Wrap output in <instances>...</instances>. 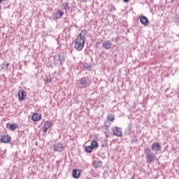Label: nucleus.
Here are the masks:
<instances>
[{
	"label": "nucleus",
	"mask_w": 179,
	"mask_h": 179,
	"mask_svg": "<svg viewBox=\"0 0 179 179\" xmlns=\"http://www.w3.org/2000/svg\"><path fill=\"white\" fill-rule=\"evenodd\" d=\"M87 34V31L83 29L80 34L77 36L74 42V48L77 51H82L85 47V37Z\"/></svg>",
	"instance_id": "f257e3e1"
},
{
	"label": "nucleus",
	"mask_w": 179,
	"mask_h": 179,
	"mask_svg": "<svg viewBox=\"0 0 179 179\" xmlns=\"http://www.w3.org/2000/svg\"><path fill=\"white\" fill-rule=\"evenodd\" d=\"M99 148V143L97 141L92 140L90 143V145H87L85 147V151L87 153H92L94 149H97Z\"/></svg>",
	"instance_id": "f03ea898"
},
{
	"label": "nucleus",
	"mask_w": 179,
	"mask_h": 179,
	"mask_svg": "<svg viewBox=\"0 0 179 179\" xmlns=\"http://www.w3.org/2000/svg\"><path fill=\"white\" fill-rule=\"evenodd\" d=\"M80 85L83 89H86V87H89L90 86V83H92V80L89 78V77H83L79 80Z\"/></svg>",
	"instance_id": "7ed1b4c3"
},
{
	"label": "nucleus",
	"mask_w": 179,
	"mask_h": 179,
	"mask_svg": "<svg viewBox=\"0 0 179 179\" xmlns=\"http://www.w3.org/2000/svg\"><path fill=\"white\" fill-rule=\"evenodd\" d=\"M17 96L19 101H23L27 96V93L26 91L20 90L17 93Z\"/></svg>",
	"instance_id": "20e7f679"
},
{
	"label": "nucleus",
	"mask_w": 179,
	"mask_h": 179,
	"mask_svg": "<svg viewBox=\"0 0 179 179\" xmlns=\"http://www.w3.org/2000/svg\"><path fill=\"white\" fill-rule=\"evenodd\" d=\"M54 152H62L64 150V145L62 143H56L53 145Z\"/></svg>",
	"instance_id": "39448f33"
},
{
	"label": "nucleus",
	"mask_w": 179,
	"mask_h": 179,
	"mask_svg": "<svg viewBox=\"0 0 179 179\" xmlns=\"http://www.w3.org/2000/svg\"><path fill=\"white\" fill-rule=\"evenodd\" d=\"M10 136L9 135L1 136L0 138V142L1 143H9L10 142Z\"/></svg>",
	"instance_id": "423d86ee"
},
{
	"label": "nucleus",
	"mask_w": 179,
	"mask_h": 179,
	"mask_svg": "<svg viewBox=\"0 0 179 179\" xmlns=\"http://www.w3.org/2000/svg\"><path fill=\"white\" fill-rule=\"evenodd\" d=\"M112 131L113 132V135L115 136H122V131H121V129L118 127H113Z\"/></svg>",
	"instance_id": "0eeeda50"
},
{
	"label": "nucleus",
	"mask_w": 179,
	"mask_h": 179,
	"mask_svg": "<svg viewBox=\"0 0 179 179\" xmlns=\"http://www.w3.org/2000/svg\"><path fill=\"white\" fill-rule=\"evenodd\" d=\"M102 47L105 48V50H110V48L113 47V43L110 41H106L102 43Z\"/></svg>",
	"instance_id": "6e6552de"
},
{
	"label": "nucleus",
	"mask_w": 179,
	"mask_h": 179,
	"mask_svg": "<svg viewBox=\"0 0 179 179\" xmlns=\"http://www.w3.org/2000/svg\"><path fill=\"white\" fill-rule=\"evenodd\" d=\"M41 118H43V117L41 116V114H38V113H34L31 117V120H34L35 122H38V121H41Z\"/></svg>",
	"instance_id": "1a4fd4ad"
},
{
	"label": "nucleus",
	"mask_w": 179,
	"mask_h": 179,
	"mask_svg": "<svg viewBox=\"0 0 179 179\" xmlns=\"http://www.w3.org/2000/svg\"><path fill=\"white\" fill-rule=\"evenodd\" d=\"M80 173H82L81 170L73 169L72 176L73 177V178H79V177H80Z\"/></svg>",
	"instance_id": "9d476101"
},
{
	"label": "nucleus",
	"mask_w": 179,
	"mask_h": 179,
	"mask_svg": "<svg viewBox=\"0 0 179 179\" xmlns=\"http://www.w3.org/2000/svg\"><path fill=\"white\" fill-rule=\"evenodd\" d=\"M50 128H51V122L49 121L45 122V124L43 127V132L45 134L47 132V131H48V129H50Z\"/></svg>",
	"instance_id": "9b49d317"
},
{
	"label": "nucleus",
	"mask_w": 179,
	"mask_h": 179,
	"mask_svg": "<svg viewBox=\"0 0 179 179\" xmlns=\"http://www.w3.org/2000/svg\"><path fill=\"white\" fill-rule=\"evenodd\" d=\"M140 22L142 24H144V26H146V24H148V23H149V20H148V18L145 16H142L140 18Z\"/></svg>",
	"instance_id": "f8f14e48"
},
{
	"label": "nucleus",
	"mask_w": 179,
	"mask_h": 179,
	"mask_svg": "<svg viewBox=\"0 0 179 179\" xmlns=\"http://www.w3.org/2000/svg\"><path fill=\"white\" fill-rule=\"evenodd\" d=\"M64 16V11L62 10H59L57 13H56L55 20L59 19L60 17H62Z\"/></svg>",
	"instance_id": "ddd939ff"
},
{
	"label": "nucleus",
	"mask_w": 179,
	"mask_h": 179,
	"mask_svg": "<svg viewBox=\"0 0 179 179\" xmlns=\"http://www.w3.org/2000/svg\"><path fill=\"white\" fill-rule=\"evenodd\" d=\"M147 162L148 163H152V162H155V155L150 154L147 156Z\"/></svg>",
	"instance_id": "4468645a"
},
{
	"label": "nucleus",
	"mask_w": 179,
	"mask_h": 179,
	"mask_svg": "<svg viewBox=\"0 0 179 179\" xmlns=\"http://www.w3.org/2000/svg\"><path fill=\"white\" fill-rule=\"evenodd\" d=\"M92 164L95 169H99L103 164V162L101 161H94Z\"/></svg>",
	"instance_id": "2eb2a0df"
},
{
	"label": "nucleus",
	"mask_w": 179,
	"mask_h": 179,
	"mask_svg": "<svg viewBox=\"0 0 179 179\" xmlns=\"http://www.w3.org/2000/svg\"><path fill=\"white\" fill-rule=\"evenodd\" d=\"M17 127V124L13 123L9 125V129H10V131H15V129H16Z\"/></svg>",
	"instance_id": "dca6fc26"
},
{
	"label": "nucleus",
	"mask_w": 179,
	"mask_h": 179,
	"mask_svg": "<svg viewBox=\"0 0 179 179\" xmlns=\"http://www.w3.org/2000/svg\"><path fill=\"white\" fill-rule=\"evenodd\" d=\"M108 121H114L115 120V116L113 114H109L107 117Z\"/></svg>",
	"instance_id": "f3484780"
},
{
	"label": "nucleus",
	"mask_w": 179,
	"mask_h": 179,
	"mask_svg": "<svg viewBox=\"0 0 179 179\" xmlns=\"http://www.w3.org/2000/svg\"><path fill=\"white\" fill-rule=\"evenodd\" d=\"M8 68H9V64H5V63H3V64H1V69H6V70H7Z\"/></svg>",
	"instance_id": "a211bd4d"
},
{
	"label": "nucleus",
	"mask_w": 179,
	"mask_h": 179,
	"mask_svg": "<svg viewBox=\"0 0 179 179\" xmlns=\"http://www.w3.org/2000/svg\"><path fill=\"white\" fill-rule=\"evenodd\" d=\"M152 149L153 150H157V143H155L152 144Z\"/></svg>",
	"instance_id": "6ab92c4d"
},
{
	"label": "nucleus",
	"mask_w": 179,
	"mask_h": 179,
	"mask_svg": "<svg viewBox=\"0 0 179 179\" xmlns=\"http://www.w3.org/2000/svg\"><path fill=\"white\" fill-rule=\"evenodd\" d=\"M52 79L51 78H47L46 80H45V83H51L52 82Z\"/></svg>",
	"instance_id": "aec40b11"
},
{
	"label": "nucleus",
	"mask_w": 179,
	"mask_h": 179,
	"mask_svg": "<svg viewBox=\"0 0 179 179\" xmlns=\"http://www.w3.org/2000/svg\"><path fill=\"white\" fill-rule=\"evenodd\" d=\"M167 90H169V88H166V89L165 90V93H167Z\"/></svg>",
	"instance_id": "412c9836"
},
{
	"label": "nucleus",
	"mask_w": 179,
	"mask_h": 179,
	"mask_svg": "<svg viewBox=\"0 0 179 179\" xmlns=\"http://www.w3.org/2000/svg\"><path fill=\"white\" fill-rule=\"evenodd\" d=\"M160 145L157 144V149H159Z\"/></svg>",
	"instance_id": "4be33fe9"
},
{
	"label": "nucleus",
	"mask_w": 179,
	"mask_h": 179,
	"mask_svg": "<svg viewBox=\"0 0 179 179\" xmlns=\"http://www.w3.org/2000/svg\"><path fill=\"white\" fill-rule=\"evenodd\" d=\"M124 1V2H128L129 0H123Z\"/></svg>",
	"instance_id": "5701e85b"
},
{
	"label": "nucleus",
	"mask_w": 179,
	"mask_h": 179,
	"mask_svg": "<svg viewBox=\"0 0 179 179\" xmlns=\"http://www.w3.org/2000/svg\"><path fill=\"white\" fill-rule=\"evenodd\" d=\"M1 9H2V7L0 6V10H1Z\"/></svg>",
	"instance_id": "b1692460"
},
{
	"label": "nucleus",
	"mask_w": 179,
	"mask_h": 179,
	"mask_svg": "<svg viewBox=\"0 0 179 179\" xmlns=\"http://www.w3.org/2000/svg\"><path fill=\"white\" fill-rule=\"evenodd\" d=\"M6 127H7V128H8V127H9V124H7V126H6Z\"/></svg>",
	"instance_id": "393cba45"
},
{
	"label": "nucleus",
	"mask_w": 179,
	"mask_h": 179,
	"mask_svg": "<svg viewBox=\"0 0 179 179\" xmlns=\"http://www.w3.org/2000/svg\"><path fill=\"white\" fill-rule=\"evenodd\" d=\"M84 1H85V2L87 1V0H84Z\"/></svg>",
	"instance_id": "a878e982"
},
{
	"label": "nucleus",
	"mask_w": 179,
	"mask_h": 179,
	"mask_svg": "<svg viewBox=\"0 0 179 179\" xmlns=\"http://www.w3.org/2000/svg\"><path fill=\"white\" fill-rule=\"evenodd\" d=\"M1 2H2V0H0V3H1Z\"/></svg>",
	"instance_id": "bb28decb"
},
{
	"label": "nucleus",
	"mask_w": 179,
	"mask_h": 179,
	"mask_svg": "<svg viewBox=\"0 0 179 179\" xmlns=\"http://www.w3.org/2000/svg\"><path fill=\"white\" fill-rule=\"evenodd\" d=\"M3 1H6V0H3Z\"/></svg>",
	"instance_id": "cd10ccee"
}]
</instances>
